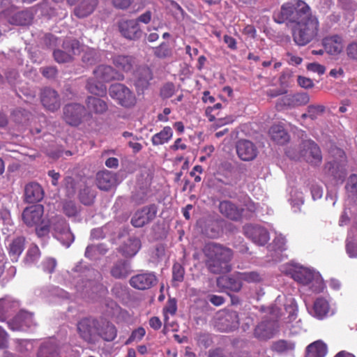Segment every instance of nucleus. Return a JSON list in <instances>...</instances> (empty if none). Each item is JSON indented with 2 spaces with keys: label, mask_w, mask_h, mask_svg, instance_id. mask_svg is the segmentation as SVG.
<instances>
[{
  "label": "nucleus",
  "mask_w": 357,
  "mask_h": 357,
  "mask_svg": "<svg viewBox=\"0 0 357 357\" xmlns=\"http://www.w3.org/2000/svg\"><path fill=\"white\" fill-rule=\"evenodd\" d=\"M273 18L277 23L285 22L291 28L293 40L299 46L308 44L318 34V19L303 1L292 0L284 3L280 10L275 13Z\"/></svg>",
  "instance_id": "f257e3e1"
},
{
  "label": "nucleus",
  "mask_w": 357,
  "mask_h": 357,
  "mask_svg": "<svg viewBox=\"0 0 357 357\" xmlns=\"http://www.w3.org/2000/svg\"><path fill=\"white\" fill-rule=\"evenodd\" d=\"M203 252L206 257V266L214 274L230 271L229 261L233 257L231 249L215 243L205 245Z\"/></svg>",
  "instance_id": "f03ea898"
},
{
  "label": "nucleus",
  "mask_w": 357,
  "mask_h": 357,
  "mask_svg": "<svg viewBox=\"0 0 357 357\" xmlns=\"http://www.w3.org/2000/svg\"><path fill=\"white\" fill-rule=\"evenodd\" d=\"M282 271L290 275L295 281L307 287L312 292L319 293L324 289V280L319 273L314 269L298 264H290L287 270Z\"/></svg>",
  "instance_id": "7ed1b4c3"
},
{
  "label": "nucleus",
  "mask_w": 357,
  "mask_h": 357,
  "mask_svg": "<svg viewBox=\"0 0 357 357\" xmlns=\"http://www.w3.org/2000/svg\"><path fill=\"white\" fill-rule=\"evenodd\" d=\"M94 77L98 82L90 79L86 85L88 91L94 95L102 96L106 94L107 88L103 82L114 79L122 80L123 75L110 66L100 65L93 71Z\"/></svg>",
  "instance_id": "20e7f679"
},
{
  "label": "nucleus",
  "mask_w": 357,
  "mask_h": 357,
  "mask_svg": "<svg viewBox=\"0 0 357 357\" xmlns=\"http://www.w3.org/2000/svg\"><path fill=\"white\" fill-rule=\"evenodd\" d=\"M43 213V206L37 204L25 208L22 214L24 223L28 227H36L39 236H45L49 232V224L45 221Z\"/></svg>",
  "instance_id": "39448f33"
},
{
  "label": "nucleus",
  "mask_w": 357,
  "mask_h": 357,
  "mask_svg": "<svg viewBox=\"0 0 357 357\" xmlns=\"http://www.w3.org/2000/svg\"><path fill=\"white\" fill-rule=\"evenodd\" d=\"M79 337L85 342L96 344L100 340L99 323L91 319H83L77 326Z\"/></svg>",
  "instance_id": "423d86ee"
},
{
  "label": "nucleus",
  "mask_w": 357,
  "mask_h": 357,
  "mask_svg": "<svg viewBox=\"0 0 357 357\" xmlns=\"http://www.w3.org/2000/svg\"><path fill=\"white\" fill-rule=\"evenodd\" d=\"M109 94L112 99L124 107H131L136 104L135 94L122 84H112L109 89Z\"/></svg>",
  "instance_id": "0eeeda50"
},
{
  "label": "nucleus",
  "mask_w": 357,
  "mask_h": 357,
  "mask_svg": "<svg viewBox=\"0 0 357 357\" xmlns=\"http://www.w3.org/2000/svg\"><path fill=\"white\" fill-rule=\"evenodd\" d=\"M284 310L288 314L287 317H284V324L287 329H288L291 334H298L302 329V323L301 319H297V305L295 300L293 298H289L284 304Z\"/></svg>",
  "instance_id": "6e6552de"
},
{
  "label": "nucleus",
  "mask_w": 357,
  "mask_h": 357,
  "mask_svg": "<svg viewBox=\"0 0 357 357\" xmlns=\"http://www.w3.org/2000/svg\"><path fill=\"white\" fill-rule=\"evenodd\" d=\"M50 227L54 231L55 238L66 247L68 248L74 241V236L63 218L55 217L53 218L50 225H49Z\"/></svg>",
  "instance_id": "1a4fd4ad"
},
{
  "label": "nucleus",
  "mask_w": 357,
  "mask_h": 357,
  "mask_svg": "<svg viewBox=\"0 0 357 357\" xmlns=\"http://www.w3.org/2000/svg\"><path fill=\"white\" fill-rule=\"evenodd\" d=\"M297 158H303L312 165H317L321 162L322 156L319 146L313 141L306 140L302 142L300 155Z\"/></svg>",
  "instance_id": "9d476101"
},
{
  "label": "nucleus",
  "mask_w": 357,
  "mask_h": 357,
  "mask_svg": "<svg viewBox=\"0 0 357 357\" xmlns=\"http://www.w3.org/2000/svg\"><path fill=\"white\" fill-rule=\"evenodd\" d=\"M64 51L56 50L53 55L58 63H66L70 61L73 56L80 52L79 43L76 40H66L63 44Z\"/></svg>",
  "instance_id": "9b49d317"
},
{
  "label": "nucleus",
  "mask_w": 357,
  "mask_h": 357,
  "mask_svg": "<svg viewBox=\"0 0 357 357\" xmlns=\"http://www.w3.org/2000/svg\"><path fill=\"white\" fill-rule=\"evenodd\" d=\"M8 327L13 331H24L35 326L33 314L26 311H20L8 322Z\"/></svg>",
  "instance_id": "f8f14e48"
},
{
  "label": "nucleus",
  "mask_w": 357,
  "mask_h": 357,
  "mask_svg": "<svg viewBox=\"0 0 357 357\" xmlns=\"http://www.w3.org/2000/svg\"><path fill=\"white\" fill-rule=\"evenodd\" d=\"M157 207L152 204L143 207L135 212L132 218L131 223L135 227H142L154 220L157 214Z\"/></svg>",
  "instance_id": "ddd939ff"
},
{
  "label": "nucleus",
  "mask_w": 357,
  "mask_h": 357,
  "mask_svg": "<svg viewBox=\"0 0 357 357\" xmlns=\"http://www.w3.org/2000/svg\"><path fill=\"white\" fill-rule=\"evenodd\" d=\"M84 114L85 109L79 104H69L63 108V119L71 126L79 125Z\"/></svg>",
  "instance_id": "4468645a"
},
{
  "label": "nucleus",
  "mask_w": 357,
  "mask_h": 357,
  "mask_svg": "<svg viewBox=\"0 0 357 357\" xmlns=\"http://www.w3.org/2000/svg\"><path fill=\"white\" fill-rule=\"evenodd\" d=\"M156 281V276L153 273L144 272L131 277L129 282L130 286L135 289L145 290L152 287Z\"/></svg>",
  "instance_id": "2eb2a0df"
},
{
  "label": "nucleus",
  "mask_w": 357,
  "mask_h": 357,
  "mask_svg": "<svg viewBox=\"0 0 357 357\" xmlns=\"http://www.w3.org/2000/svg\"><path fill=\"white\" fill-rule=\"evenodd\" d=\"M243 229L245 236L257 245H264L270 238L267 230L261 226L248 225Z\"/></svg>",
  "instance_id": "dca6fc26"
},
{
  "label": "nucleus",
  "mask_w": 357,
  "mask_h": 357,
  "mask_svg": "<svg viewBox=\"0 0 357 357\" xmlns=\"http://www.w3.org/2000/svg\"><path fill=\"white\" fill-rule=\"evenodd\" d=\"M236 152L242 160L251 161L257 157L258 150L252 142L243 139L238 142Z\"/></svg>",
  "instance_id": "f3484780"
},
{
  "label": "nucleus",
  "mask_w": 357,
  "mask_h": 357,
  "mask_svg": "<svg viewBox=\"0 0 357 357\" xmlns=\"http://www.w3.org/2000/svg\"><path fill=\"white\" fill-rule=\"evenodd\" d=\"M119 30L121 34L130 40H136L142 35V31L139 24L134 20H124L119 23Z\"/></svg>",
  "instance_id": "a211bd4d"
},
{
  "label": "nucleus",
  "mask_w": 357,
  "mask_h": 357,
  "mask_svg": "<svg viewBox=\"0 0 357 357\" xmlns=\"http://www.w3.org/2000/svg\"><path fill=\"white\" fill-rule=\"evenodd\" d=\"M278 330V324L275 321H264L255 328V336L261 340L272 338Z\"/></svg>",
  "instance_id": "6ab92c4d"
},
{
  "label": "nucleus",
  "mask_w": 357,
  "mask_h": 357,
  "mask_svg": "<svg viewBox=\"0 0 357 357\" xmlns=\"http://www.w3.org/2000/svg\"><path fill=\"white\" fill-rule=\"evenodd\" d=\"M41 102L43 106L50 111H55L60 107V99L56 91L46 88L41 93Z\"/></svg>",
  "instance_id": "aec40b11"
},
{
  "label": "nucleus",
  "mask_w": 357,
  "mask_h": 357,
  "mask_svg": "<svg viewBox=\"0 0 357 357\" xmlns=\"http://www.w3.org/2000/svg\"><path fill=\"white\" fill-rule=\"evenodd\" d=\"M335 313V308L330 305L328 301L319 297L314 303L313 312L312 314L318 318L323 319L326 316L333 315Z\"/></svg>",
  "instance_id": "412c9836"
},
{
  "label": "nucleus",
  "mask_w": 357,
  "mask_h": 357,
  "mask_svg": "<svg viewBox=\"0 0 357 357\" xmlns=\"http://www.w3.org/2000/svg\"><path fill=\"white\" fill-rule=\"evenodd\" d=\"M322 43L326 52L331 55L339 54L344 47L343 39L337 35L327 36Z\"/></svg>",
  "instance_id": "4be33fe9"
},
{
  "label": "nucleus",
  "mask_w": 357,
  "mask_h": 357,
  "mask_svg": "<svg viewBox=\"0 0 357 357\" xmlns=\"http://www.w3.org/2000/svg\"><path fill=\"white\" fill-rule=\"evenodd\" d=\"M220 212L225 217L232 220H238L243 215L244 209L239 208L231 201H222L219 204Z\"/></svg>",
  "instance_id": "5701e85b"
},
{
  "label": "nucleus",
  "mask_w": 357,
  "mask_h": 357,
  "mask_svg": "<svg viewBox=\"0 0 357 357\" xmlns=\"http://www.w3.org/2000/svg\"><path fill=\"white\" fill-rule=\"evenodd\" d=\"M96 180L98 187L102 190H108L117 184L116 175L108 170L98 172Z\"/></svg>",
  "instance_id": "b1692460"
},
{
  "label": "nucleus",
  "mask_w": 357,
  "mask_h": 357,
  "mask_svg": "<svg viewBox=\"0 0 357 357\" xmlns=\"http://www.w3.org/2000/svg\"><path fill=\"white\" fill-rule=\"evenodd\" d=\"M42 187L37 183L27 184L24 189V199L28 203L40 202L43 198Z\"/></svg>",
  "instance_id": "393cba45"
},
{
  "label": "nucleus",
  "mask_w": 357,
  "mask_h": 357,
  "mask_svg": "<svg viewBox=\"0 0 357 357\" xmlns=\"http://www.w3.org/2000/svg\"><path fill=\"white\" fill-rule=\"evenodd\" d=\"M24 237L19 236L13 238L8 244V255L13 261H17L24 249Z\"/></svg>",
  "instance_id": "a878e982"
},
{
  "label": "nucleus",
  "mask_w": 357,
  "mask_h": 357,
  "mask_svg": "<svg viewBox=\"0 0 357 357\" xmlns=\"http://www.w3.org/2000/svg\"><path fill=\"white\" fill-rule=\"evenodd\" d=\"M19 307V303L10 298L0 299V321L6 320L7 316Z\"/></svg>",
  "instance_id": "bb28decb"
},
{
  "label": "nucleus",
  "mask_w": 357,
  "mask_h": 357,
  "mask_svg": "<svg viewBox=\"0 0 357 357\" xmlns=\"http://www.w3.org/2000/svg\"><path fill=\"white\" fill-rule=\"evenodd\" d=\"M327 346L321 340L315 341L307 346L305 357H325Z\"/></svg>",
  "instance_id": "cd10ccee"
},
{
  "label": "nucleus",
  "mask_w": 357,
  "mask_h": 357,
  "mask_svg": "<svg viewBox=\"0 0 357 357\" xmlns=\"http://www.w3.org/2000/svg\"><path fill=\"white\" fill-rule=\"evenodd\" d=\"M140 247V241L137 238H129L127 241L121 246V251L126 257H133L137 253Z\"/></svg>",
  "instance_id": "c85d7f7f"
},
{
  "label": "nucleus",
  "mask_w": 357,
  "mask_h": 357,
  "mask_svg": "<svg viewBox=\"0 0 357 357\" xmlns=\"http://www.w3.org/2000/svg\"><path fill=\"white\" fill-rule=\"evenodd\" d=\"M97 5V0H82L80 4L75 9V14L78 17H84L90 15Z\"/></svg>",
  "instance_id": "c756f323"
},
{
  "label": "nucleus",
  "mask_w": 357,
  "mask_h": 357,
  "mask_svg": "<svg viewBox=\"0 0 357 357\" xmlns=\"http://www.w3.org/2000/svg\"><path fill=\"white\" fill-rule=\"evenodd\" d=\"M232 318L236 319V316L231 314H220L218 317L219 321L217 323V327L220 331H231L237 326V321H229Z\"/></svg>",
  "instance_id": "7c9ffc66"
},
{
  "label": "nucleus",
  "mask_w": 357,
  "mask_h": 357,
  "mask_svg": "<svg viewBox=\"0 0 357 357\" xmlns=\"http://www.w3.org/2000/svg\"><path fill=\"white\" fill-rule=\"evenodd\" d=\"M269 133L271 139L278 144H283L289 140V135L281 125H273Z\"/></svg>",
  "instance_id": "2f4dec72"
},
{
  "label": "nucleus",
  "mask_w": 357,
  "mask_h": 357,
  "mask_svg": "<svg viewBox=\"0 0 357 357\" xmlns=\"http://www.w3.org/2000/svg\"><path fill=\"white\" fill-rule=\"evenodd\" d=\"M222 282H225L226 287L234 291H238L242 287V280L241 278L238 277V272L229 277L222 278L218 280V284H220Z\"/></svg>",
  "instance_id": "473e14b6"
},
{
  "label": "nucleus",
  "mask_w": 357,
  "mask_h": 357,
  "mask_svg": "<svg viewBox=\"0 0 357 357\" xmlns=\"http://www.w3.org/2000/svg\"><path fill=\"white\" fill-rule=\"evenodd\" d=\"M130 272V265L126 261H120L116 263L111 269L112 275L118 279L127 277Z\"/></svg>",
  "instance_id": "72a5a7b5"
},
{
  "label": "nucleus",
  "mask_w": 357,
  "mask_h": 357,
  "mask_svg": "<svg viewBox=\"0 0 357 357\" xmlns=\"http://www.w3.org/2000/svg\"><path fill=\"white\" fill-rule=\"evenodd\" d=\"M173 136V131L169 126H165L160 132L153 135L151 142L154 146L162 145L167 143Z\"/></svg>",
  "instance_id": "f704fd0d"
},
{
  "label": "nucleus",
  "mask_w": 357,
  "mask_h": 357,
  "mask_svg": "<svg viewBox=\"0 0 357 357\" xmlns=\"http://www.w3.org/2000/svg\"><path fill=\"white\" fill-rule=\"evenodd\" d=\"M113 63L119 70L128 72L133 66L134 60L129 56L118 55L113 59Z\"/></svg>",
  "instance_id": "c9c22d12"
},
{
  "label": "nucleus",
  "mask_w": 357,
  "mask_h": 357,
  "mask_svg": "<svg viewBox=\"0 0 357 357\" xmlns=\"http://www.w3.org/2000/svg\"><path fill=\"white\" fill-rule=\"evenodd\" d=\"M86 105L89 110L96 114H102L107 109V105L104 100L93 96L87 98Z\"/></svg>",
  "instance_id": "e433bc0d"
},
{
  "label": "nucleus",
  "mask_w": 357,
  "mask_h": 357,
  "mask_svg": "<svg viewBox=\"0 0 357 357\" xmlns=\"http://www.w3.org/2000/svg\"><path fill=\"white\" fill-rule=\"evenodd\" d=\"M310 101V96L306 93H296L285 97V104L292 107L301 106L307 104Z\"/></svg>",
  "instance_id": "4c0bfd02"
},
{
  "label": "nucleus",
  "mask_w": 357,
  "mask_h": 357,
  "mask_svg": "<svg viewBox=\"0 0 357 357\" xmlns=\"http://www.w3.org/2000/svg\"><path fill=\"white\" fill-rule=\"evenodd\" d=\"M100 339L105 341H112L116 337L117 331L115 326L109 323L104 324L102 326L99 324Z\"/></svg>",
  "instance_id": "58836bf2"
},
{
  "label": "nucleus",
  "mask_w": 357,
  "mask_h": 357,
  "mask_svg": "<svg viewBox=\"0 0 357 357\" xmlns=\"http://www.w3.org/2000/svg\"><path fill=\"white\" fill-rule=\"evenodd\" d=\"M59 351L56 346L52 342L41 345L38 357H58Z\"/></svg>",
  "instance_id": "ea45409f"
},
{
  "label": "nucleus",
  "mask_w": 357,
  "mask_h": 357,
  "mask_svg": "<svg viewBox=\"0 0 357 357\" xmlns=\"http://www.w3.org/2000/svg\"><path fill=\"white\" fill-rule=\"evenodd\" d=\"M140 73L141 77L135 81V86L138 91H143L148 87L149 81L151 79V74L149 68H143Z\"/></svg>",
  "instance_id": "a19ab883"
},
{
  "label": "nucleus",
  "mask_w": 357,
  "mask_h": 357,
  "mask_svg": "<svg viewBox=\"0 0 357 357\" xmlns=\"http://www.w3.org/2000/svg\"><path fill=\"white\" fill-rule=\"evenodd\" d=\"M289 201L295 211L299 210L301 206L303 204V192L297 188H293L290 191Z\"/></svg>",
  "instance_id": "79ce46f5"
},
{
  "label": "nucleus",
  "mask_w": 357,
  "mask_h": 357,
  "mask_svg": "<svg viewBox=\"0 0 357 357\" xmlns=\"http://www.w3.org/2000/svg\"><path fill=\"white\" fill-rule=\"evenodd\" d=\"M295 348V343L291 341L279 340L273 344V349L279 353L292 351Z\"/></svg>",
  "instance_id": "37998d69"
},
{
  "label": "nucleus",
  "mask_w": 357,
  "mask_h": 357,
  "mask_svg": "<svg viewBox=\"0 0 357 357\" xmlns=\"http://www.w3.org/2000/svg\"><path fill=\"white\" fill-rule=\"evenodd\" d=\"M154 55L159 59H167L172 56V50L165 43H162L159 46L153 48Z\"/></svg>",
  "instance_id": "c03bdc74"
},
{
  "label": "nucleus",
  "mask_w": 357,
  "mask_h": 357,
  "mask_svg": "<svg viewBox=\"0 0 357 357\" xmlns=\"http://www.w3.org/2000/svg\"><path fill=\"white\" fill-rule=\"evenodd\" d=\"M95 198V193L90 188H86L79 193L80 201L85 205H90Z\"/></svg>",
  "instance_id": "a18cd8bd"
},
{
  "label": "nucleus",
  "mask_w": 357,
  "mask_h": 357,
  "mask_svg": "<svg viewBox=\"0 0 357 357\" xmlns=\"http://www.w3.org/2000/svg\"><path fill=\"white\" fill-rule=\"evenodd\" d=\"M346 189L351 196L357 198V175L352 174L350 176L346 185Z\"/></svg>",
  "instance_id": "49530a36"
},
{
  "label": "nucleus",
  "mask_w": 357,
  "mask_h": 357,
  "mask_svg": "<svg viewBox=\"0 0 357 357\" xmlns=\"http://www.w3.org/2000/svg\"><path fill=\"white\" fill-rule=\"evenodd\" d=\"M346 249L350 257H357V239H352L350 234L347 238Z\"/></svg>",
  "instance_id": "de8ad7c7"
},
{
  "label": "nucleus",
  "mask_w": 357,
  "mask_h": 357,
  "mask_svg": "<svg viewBox=\"0 0 357 357\" xmlns=\"http://www.w3.org/2000/svg\"><path fill=\"white\" fill-rule=\"evenodd\" d=\"M184 268L181 264H174L172 268V277L174 282H182L184 278Z\"/></svg>",
  "instance_id": "09e8293b"
},
{
  "label": "nucleus",
  "mask_w": 357,
  "mask_h": 357,
  "mask_svg": "<svg viewBox=\"0 0 357 357\" xmlns=\"http://www.w3.org/2000/svg\"><path fill=\"white\" fill-rule=\"evenodd\" d=\"M39 257V248L37 246H32L27 251L26 261L28 264H33L38 259Z\"/></svg>",
  "instance_id": "8fccbe9b"
},
{
  "label": "nucleus",
  "mask_w": 357,
  "mask_h": 357,
  "mask_svg": "<svg viewBox=\"0 0 357 357\" xmlns=\"http://www.w3.org/2000/svg\"><path fill=\"white\" fill-rule=\"evenodd\" d=\"M238 277L239 278H241L242 282L245 281L248 282H254L259 281L260 280L259 275L254 271L243 273L238 272Z\"/></svg>",
  "instance_id": "3c124183"
},
{
  "label": "nucleus",
  "mask_w": 357,
  "mask_h": 357,
  "mask_svg": "<svg viewBox=\"0 0 357 357\" xmlns=\"http://www.w3.org/2000/svg\"><path fill=\"white\" fill-rule=\"evenodd\" d=\"M177 310L176 302L174 299H169L164 308V317L165 321H167L168 319V314L174 315Z\"/></svg>",
  "instance_id": "603ef678"
},
{
  "label": "nucleus",
  "mask_w": 357,
  "mask_h": 357,
  "mask_svg": "<svg viewBox=\"0 0 357 357\" xmlns=\"http://www.w3.org/2000/svg\"><path fill=\"white\" fill-rule=\"evenodd\" d=\"M285 238L282 235H279L273 240L272 248L275 249L276 253H278L285 250Z\"/></svg>",
  "instance_id": "864d4df0"
},
{
  "label": "nucleus",
  "mask_w": 357,
  "mask_h": 357,
  "mask_svg": "<svg viewBox=\"0 0 357 357\" xmlns=\"http://www.w3.org/2000/svg\"><path fill=\"white\" fill-rule=\"evenodd\" d=\"M56 266V261L54 258H47L42 263V268L44 271L49 273H52Z\"/></svg>",
  "instance_id": "5fc2aeb1"
},
{
  "label": "nucleus",
  "mask_w": 357,
  "mask_h": 357,
  "mask_svg": "<svg viewBox=\"0 0 357 357\" xmlns=\"http://www.w3.org/2000/svg\"><path fill=\"white\" fill-rule=\"evenodd\" d=\"M63 211L68 216H75L78 212V208L74 202L69 201L63 204Z\"/></svg>",
  "instance_id": "6e6d98bb"
},
{
  "label": "nucleus",
  "mask_w": 357,
  "mask_h": 357,
  "mask_svg": "<svg viewBox=\"0 0 357 357\" xmlns=\"http://www.w3.org/2000/svg\"><path fill=\"white\" fill-rule=\"evenodd\" d=\"M324 111V107L322 105H310L307 107L309 117L314 119L317 115L321 114Z\"/></svg>",
  "instance_id": "4d7b16f0"
},
{
  "label": "nucleus",
  "mask_w": 357,
  "mask_h": 357,
  "mask_svg": "<svg viewBox=\"0 0 357 357\" xmlns=\"http://www.w3.org/2000/svg\"><path fill=\"white\" fill-rule=\"evenodd\" d=\"M19 350L21 352L31 351L33 349V342L29 340H17Z\"/></svg>",
  "instance_id": "13d9d810"
},
{
  "label": "nucleus",
  "mask_w": 357,
  "mask_h": 357,
  "mask_svg": "<svg viewBox=\"0 0 357 357\" xmlns=\"http://www.w3.org/2000/svg\"><path fill=\"white\" fill-rule=\"evenodd\" d=\"M174 93V85L172 83H167L161 89V96L165 98L171 97Z\"/></svg>",
  "instance_id": "bf43d9fd"
},
{
  "label": "nucleus",
  "mask_w": 357,
  "mask_h": 357,
  "mask_svg": "<svg viewBox=\"0 0 357 357\" xmlns=\"http://www.w3.org/2000/svg\"><path fill=\"white\" fill-rule=\"evenodd\" d=\"M307 69L309 71L317 73L319 75H323L325 73L326 68L324 66L318 63H310L307 66Z\"/></svg>",
  "instance_id": "052dcab7"
},
{
  "label": "nucleus",
  "mask_w": 357,
  "mask_h": 357,
  "mask_svg": "<svg viewBox=\"0 0 357 357\" xmlns=\"http://www.w3.org/2000/svg\"><path fill=\"white\" fill-rule=\"evenodd\" d=\"M145 334L146 331L144 328L139 327L132 333V335L128 339L127 343L134 340H140L145 335Z\"/></svg>",
  "instance_id": "680f3d73"
},
{
  "label": "nucleus",
  "mask_w": 357,
  "mask_h": 357,
  "mask_svg": "<svg viewBox=\"0 0 357 357\" xmlns=\"http://www.w3.org/2000/svg\"><path fill=\"white\" fill-rule=\"evenodd\" d=\"M346 50L350 59L357 61V41L350 43Z\"/></svg>",
  "instance_id": "e2e57ef3"
},
{
  "label": "nucleus",
  "mask_w": 357,
  "mask_h": 357,
  "mask_svg": "<svg viewBox=\"0 0 357 357\" xmlns=\"http://www.w3.org/2000/svg\"><path fill=\"white\" fill-rule=\"evenodd\" d=\"M8 344V335L6 331L0 326V349L7 348Z\"/></svg>",
  "instance_id": "0e129e2a"
},
{
  "label": "nucleus",
  "mask_w": 357,
  "mask_h": 357,
  "mask_svg": "<svg viewBox=\"0 0 357 357\" xmlns=\"http://www.w3.org/2000/svg\"><path fill=\"white\" fill-rule=\"evenodd\" d=\"M298 83L301 87L305 89L312 88L314 85L312 79L302 76H298Z\"/></svg>",
  "instance_id": "69168bd1"
},
{
  "label": "nucleus",
  "mask_w": 357,
  "mask_h": 357,
  "mask_svg": "<svg viewBox=\"0 0 357 357\" xmlns=\"http://www.w3.org/2000/svg\"><path fill=\"white\" fill-rule=\"evenodd\" d=\"M99 252V247L97 245H89L85 251V256L89 259L96 258V253Z\"/></svg>",
  "instance_id": "338daca9"
},
{
  "label": "nucleus",
  "mask_w": 357,
  "mask_h": 357,
  "mask_svg": "<svg viewBox=\"0 0 357 357\" xmlns=\"http://www.w3.org/2000/svg\"><path fill=\"white\" fill-rule=\"evenodd\" d=\"M287 61L291 65H299L302 62V59L291 53L287 54Z\"/></svg>",
  "instance_id": "774afa93"
}]
</instances>
